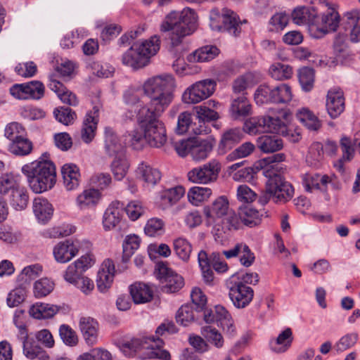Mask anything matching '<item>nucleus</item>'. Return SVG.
<instances>
[{"mask_svg": "<svg viewBox=\"0 0 360 360\" xmlns=\"http://www.w3.org/2000/svg\"><path fill=\"white\" fill-rule=\"evenodd\" d=\"M257 82L255 74L252 72H247L243 75L238 77L232 84L233 91L235 94H244V91L249 86L254 85Z\"/></svg>", "mask_w": 360, "mask_h": 360, "instance_id": "obj_50", "label": "nucleus"}, {"mask_svg": "<svg viewBox=\"0 0 360 360\" xmlns=\"http://www.w3.org/2000/svg\"><path fill=\"white\" fill-rule=\"evenodd\" d=\"M198 16L195 11L186 8L181 12L172 11L160 25L162 32H170L171 44L176 46L181 43L182 39L191 34L196 27Z\"/></svg>", "mask_w": 360, "mask_h": 360, "instance_id": "obj_3", "label": "nucleus"}, {"mask_svg": "<svg viewBox=\"0 0 360 360\" xmlns=\"http://www.w3.org/2000/svg\"><path fill=\"white\" fill-rule=\"evenodd\" d=\"M160 49V39L154 35L148 40L134 43L123 55V64L134 69L146 66L150 57L155 55Z\"/></svg>", "mask_w": 360, "mask_h": 360, "instance_id": "obj_5", "label": "nucleus"}, {"mask_svg": "<svg viewBox=\"0 0 360 360\" xmlns=\"http://www.w3.org/2000/svg\"><path fill=\"white\" fill-rule=\"evenodd\" d=\"M238 210L243 225L252 228L261 224L264 216L262 211L248 205L240 206Z\"/></svg>", "mask_w": 360, "mask_h": 360, "instance_id": "obj_29", "label": "nucleus"}, {"mask_svg": "<svg viewBox=\"0 0 360 360\" xmlns=\"http://www.w3.org/2000/svg\"><path fill=\"white\" fill-rule=\"evenodd\" d=\"M342 27L352 42L360 41V11L354 9L346 12L342 17Z\"/></svg>", "mask_w": 360, "mask_h": 360, "instance_id": "obj_16", "label": "nucleus"}, {"mask_svg": "<svg viewBox=\"0 0 360 360\" xmlns=\"http://www.w3.org/2000/svg\"><path fill=\"white\" fill-rule=\"evenodd\" d=\"M221 169L219 160L212 159L209 162L193 168L187 173L188 181L196 184H210L216 182Z\"/></svg>", "mask_w": 360, "mask_h": 360, "instance_id": "obj_10", "label": "nucleus"}, {"mask_svg": "<svg viewBox=\"0 0 360 360\" xmlns=\"http://www.w3.org/2000/svg\"><path fill=\"white\" fill-rule=\"evenodd\" d=\"M130 294L136 304L150 302L153 297V291L149 285L143 283H135L131 285Z\"/></svg>", "mask_w": 360, "mask_h": 360, "instance_id": "obj_37", "label": "nucleus"}, {"mask_svg": "<svg viewBox=\"0 0 360 360\" xmlns=\"http://www.w3.org/2000/svg\"><path fill=\"white\" fill-rule=\"evenodd\" d=\"M229 211V202L226 196H219L212 204L204 207L203 213L209 222L215 223Z\"/></svg>", "mask_w": 360, "mask_h": 360, "instance_id": "obj_19", "label": "nucleus"}, {"mask_svg": "<svg viewBox=\"0 0 360 360\" xmlns=\"http://www.w3.org/2000/svg\"><path fill=\"white\" fill-rule=\"evenodd\" d=\"M53 115L56 119L64 125L71 124L76 119L75 112L69 108H56Z\"/></svg>", "mask_w": 360, "mask_h": 360, "instance_id": "obj_64", "label": "nucleus"}, {"mask_svg": "<svg viewBox=\"0 0 360 360\" xmlns=\"http://www.w3.org/2000/svg\"><path fill=\"white\" fill-rule=\"evenodd\" d=\"M251 108L249 101L242 94L232 101L230 112L233 119L238 120L250 115Z\"/></svg>", "mask_w": 360, "mask_h": 360, "instance_id": "obj_34", "label": "nucleus"}, {"mask_svg": "<svg viewBox=\"0 0 360 360\" xmlns=\"http://www.w3.org/2000/svg\"><path fill=\"white\" fill-rule=\"evenodd\" d=\"M176 321L184 326H188L194 321L193 307L190 304L181 306L176 312Z\"/></svg>", "mask_w": 360, "mask_h": 360, "instance_id": "obj_60", "label": "nucleus"}, {"mask_svg": "<svg viewBox=\"0 0 360 360\" xmlns=\"http://www.w3.org/2000/svg\"><path fill=\"white\" fill-rule=\"evenodd\" d=\"M136 175L146 186H154L160 181L162 176L159 169L144 162L139 165Z\"/></svg>", "mask_w": 360, "mask_h": 360, "instance_id": "obj_27", "label": "nucleus"}, {"mask_svg": "<svg viewBox=\"0 0 360 360\" xmlns=\"http://www.w3.org/2000/svg\"><path fill=\"white\" fill-rule=\"evenodd\" d=\"M257 147L264 153H274L281 150L283 143L276 136L264 135L257 139Z\"/></svg>", "mask_w": 360, "mask_h": 360, "instance_id": "obj_41", "label": "nucleus"}, {"mask_svg": "<svg viewBox=\"0 0 360 360\" xmlns=\"http://www.w3.org/2000/svg\"><path fill=\"white\" fill-rule=\"evenodd\" d=\"M115 264L111 259H105L102 263L96 280L99 292H106L111 287L115 276Z\"/></svg>", "mask_w": 360, "mask_h": 360, "instance_id": "obj_20", "label": "nucleus"}, {"mask_svg": "<svg viewBox=\"0 0 360 360\" xmlns=\"http://www.w3.org/2000/svg\"><path fill=\"white\" fill-rule=\"evenodd\" d=\"M243 136V131L237 128L231 129L224 132L218 145V154L224 155L229 150L239 143L242 140Z\"/></svg>", "mask_w": 360, "mask_h": 360, "instance_id": "obj_28", "label": "nucleus"}, {"mask_svg": "<svg viewBox=\"0 0 360 360\" xmlns=\"http://www.w3.org/2000/svg\"><path fill=\"white\" fill-rule=\"evenodd\" d=\"M229 296L236 308L243 309L252 300L254 290L243 282H237L229 288Z\"/></svg>", "mask_w": 360, "mask_h": 360, "instance_id": "obj_14", "label": "nucleus"}, {"mask_svg": "<svg viewBox=\"0 0 360 360\" xmlns=\"http://www.w3.org/2000/svg\"><path fill=\"white\" fill-rule=\"evenodd\" d=\"M216 86V82L210 79L197 82L185 90L182 101L188 104L198 103L212 96Z\"/></svg>", "mask_w": 360, "mask_h": 360, "instance_id": "obj_12", "label": "nucleus"}, {"mask_svg": "<svg viewBox=\"0 0 360 360\" xmlns=\"http://www.w3.org/2000/svg\"><path fill=\"white\" fill-rule=\"evenodd\" d=\"M283 167L278 165H271L262 169L266 178L269 193H273V202L276 204H285L294 196L295 189L291 183L281 175Z\"/></svg>", "mask_w": 360, "mask_h": 360, "instance_id": "obj_4", "label": "nucleus"}, {"mask_svg": "<svg viewBox=\"0 0 360 360\" xmlns=\"http://www.w3.org/2000/svg\"><path fill=\"white\" fill-rule=\"evenodd\" d=\"M210 27L217 31H226L229 34L238 37L241 32V25L238 15L232 11L214 8L210 11Z\"/></svg>", "mask_w": 360, "mask_h": 360, "instance_id": "obj_9", "label": "nucleus"}, {"mask_svg": "<svg viewBox=\"0 0 360 360\" xmlns=\"http://www.w3.org/2000/svg\"><path fill=\"white\" fill-rule=\"evenodd\" d=\"M218 105L219 103L210 100L204 105L196 106L195 110L199 123L217 120L219 118V114L214 108H217Z\"/></svg>", "mask_w": 360, "mask_h": 360, "instance_id": "obj_36", "label": "nucleus"}, {"mask_svg": "<svg viewBox=\"0 0 360 360\" xmlns=\"http://www.w3.org/2000/svg\"><path fill=\"white\" fill-rule=\"evenodd\" d=\"M297 120L309 130L316 131L321 123L319 118L308 108H302L297 112Z\"/></svg>", "mask_w": 360, "mask_h": 360, "instance_id": "obj_43", "label": "nucleus"}, {"mask_svg": "<svg viewBox=\"0 0 360 360\" xmlns=\"http://www.w3.org/2000/svg\"><path fill=\"white\" fill-rule=\"evenodd\" d=\"M326 106L328 114L332 119L338 117L345 108L343 91L338 88L330 89L327 94Z\"/></svg>", "mask_w": 360, "mask_h": 360, "instance_id": "obj_18", "label": "nucleus"}, {"mask_svg": "<svg viewBox=\"0 0 360 360\" xmlns=\"http://www.w3.org/2000/svg\"><path fill=\"white\" fill-rule=\"evenodd\" d=\"M21 170L27 176L30 187L36 193L51 189L56 182V167L45 155L25 165Z\"/></svg>", "mask_w": 360, "mask_h": 360, "instance_id": "obj_2", "label": "nucleus"}, {"mask_svg": "<svg viewBox=\"0 0 360 360\" xmlns=\"http://www.w3.org/2000/svg\"><path fill=\"white\" fill-rule=\"evenodd\" d=\"M347 39V34L338 33L335 35L333 42V53L337 60L342 62L349 59L352 56Z\"/></svg>", "mask_w": 360, "mask_h": 360, "instance_id": "obj_39", "label": "nucleus"}, {"mask_svg": "<svg viewBox=\"0 0 360 360\" xmlns=\"http://www.w3.org/2000/svg\"><path fill=\"white\" fill-rule=\"evenodd\" d=\"M292 339V330L288 328L281 333L274 342H271V349L276 353L285 352L290 346Z\"/></svg>", "mask_w": 360, "mask_h": 360, "instance_id": "obj_44", "label": "nucleus"}, {"mask_svg": "<svg viewBox=\"0 0 360 360\" xmlns=\"http://www.w3.org/2000/svg\"><path fill=\"white\" fill-rule=\"evenodd\" d=\"M99 112V106L95 105L84 117L81 129V139L86 143H91L96 136Z\"/></svg>", "mask_w": 360, "mask_h": 360, "instance_id": "obj_17", "label": "nucleus"}, {"mask_svg": "<svg viewBox=\"0 0 360 360\" xmlns=\"http://www.w3.org/2000/svg\"><path fill=\"white\" fill-rule=\"evenodd\" d=\"M123 204L119 201L112 202L104 212L103 226L105 230L114 229L121 221Z\"/></svg>", "mask_w": 360, "mask_h": 360, "instance_id": "obj_26", "label": "nucleus"}, {"mask_svg": "<svg viewBox=\"0 0 360 360\" xmlns=\"http://www.w3.org/2000/svg\"><path fill=\"white\" fill-rule=\"evenodd\" d=\"M59 335L63 343L70 347L78 344L79 338L77 333L68 325L62 324L59 328Z\"/></svg>", "mask_w": 360, "mask_h": 360, "instance_id": "obj_58", "label": "nucleus"}, {"mask_svg": "<svg viewBox=\"0 0 360 360\" xmlns=\"http://www.w3.org/2000/svg\"><path fill=\"white\" fill-rule=\"evenodd\" d=\"M60 309V307L57 305L37 302L30 307L29 314L34 319H46L52 318Z\"/></svg>", "mask_w": 360, "mask_h": 360, "instance_id": "obj_33", "label": "nucleus"}, {"mask_svg": "<svg viewBox=\"0 0 360 360\" xmlns=\"http://www.w3.org/2000/svg\"><path fill=\"white\" fill-rule=\"evenodd\" d=\"M144 84V83L143 84ZM143 86V85H142ZM142 94H145L143 88L130 87L124 93V101L129 105H136L141 103ZM146 96V95L144 94Z\"/></svg>", "mask_w": 360, "mask_h": 360, "instance_id": "obj_62", "label": "nucleus"}, {"mask_svg": "<svg viewBox=\"0 0 360 360\" xmlns=\"http://www.w3.org/2000/svg\"><path fill=\"white\" fill-rule=\"evenodd\" d=\"M23 353L30 359L49 360V355L38 345L27 341V335L23 341Z\"/></svg>", "mask_w": 360, "mask_h": 360, "instance_id": "obj_49", "label": "nucleus"}, {"mask_svg": "<svg viewBox=\"0 0 360 360\" xmlns=\"http://www.w3.org/2000/svg\"><path fill=\"white\" fill-rule=\"evenodd\" d=\"M104 150L110 157L124 154L125 150L115 130L110 127L104 129Z\"/></svg>", "mask_w": 360, "mask_h": 360, "instance_id": "obj_22", "label": "nucleus"}, {"mask_svg": "<svg viewBox=\"0 0 360 360\" xmlns=\"http://www.w3.org/2000/svg\"><path fill=\"white\" fill-rule=\"evenodd\" d=\"M213 143L208 139H194L191 148V157L195 161H202L206 159L213 149Z\"/></svg>", "mask_w": 360, "mask_h": 360, "instance_id": "obj_32", "label": "nucleus"}, {"mask_svg": "<svg viewBox=\"0 0 360 360\" xmlns=\"http://www.w3.org/2000/svg\"><path fill=\"white\" fill-rule=\"evenodd\" d=\"M155 271L157 277L163 285L162 290L165 292H176L184 285L183 277L168 268L164 263L157 264Z\"/></svg>", "mask_w": 360, "mask_h": 360, "instance_id": "obj_13", "label": "nucleus"}, {"mask_svg": "<svg viewBox=\"0 0 360 360\" xmlns=\"http://www.w3.org/2000/svg\"><path fill=\"white\" fill-rule=\"evenodd\" d=\"M63 186L67 191L77 189L80 184L81 174L79 167L72 163L65 164L61 168Z\"/></svg>", "mask_w": 360, "mask_h": 360, "instance_id": "obj_25", "label": "nucleus"}, {"mask_svg": "<svg viewBox=\"0 0 360 360\" xmlns=\"http://www.w3.org/2000/svg\"><path fill=\"white\" fill-rule=\"evenodd\" d=\"M129 168V162L124 154L115 156L110 165V170L115 180L121 181L127 175Z\"/></svg>", "mask_w": 360, "mask_h": 360, "instance_id": "obj_42", "label": "nucleus"}, {"mask_svg": "<svg viewBox=\"0 0 360 360\" xmlns=\"http://www.w3.org/2000/svg\"><path fill=\"white\" fill-rule=\"evenodd\" d=\"M274 86L267 84H262L256 89L254 98L257 104L262 105L268 103H273Z\"/></svg>", "mask_w": 360, "mask_h": 360, "instance_id": "obj_53", "label": "nucleus"}, {"mask_svg": "<svg viewBox=\"0 0 360 360\" xmlns=\"http://www.w3.org/2000/svg\"><path fill=\"white\" fill-rule=\"evenodd\" d=\"M26 131L24 127L18 122H11L6 125L4 136L11 141H15L25 137Z\"/></svg>", "mask_w": 360, "mask_h": 360, "instance_id": "obj_54", "label": "nucleus"}, {"mask_svg": "<svg viewBox=\"0 0 360 360\" xmlns=\"http://www.w3.org/2000/svg\"><path fill=\"white\" fill-rule=\"evenodd\" d=\"M78 253V248L70 240L57 243L53 249V255L57 262L66 263Z\"/></svg>", "mask_w": 360, "mask_h": 360, "instance_id": "obj_24", "label": "nucleus"}, {"mask_svg": "<svg viewBox=\"0 0 360 360\" xmlns=\"http://www.w3.org/2000/svg\"><path fill=\"white\" fill-rule=\"evenodd\" d=\"M212 194L211 188L207 187L194 186L188 192L190 202L198 206L203 201L207 200Z\"/></svg>", "mask_w": 360, "mask_h": 360, "instance_id": "obj_47", "label": "nucleus"}, {"mask_svg": "<svg viewBox=\"0 0 360 360\" xmlns=\"http://www.w3.org/2000/svg\"><path fill=\"white\" fill-rule=\"evenodd\" d=\"M111 354L106 349L96 347L79 355L76 360H112Z\"/></svg>", "mask_w": 360, "mask_h": 360, "instance_id": "obj_57", "label": "nucleus"}, {"mask_svg": "<svg viewBox=\"0 0 360 360\" xmlns=\"http://www.w3.org/2000/svg\"><path fill=\"white\" fill-rule=\"evenodd\" d=\"M0 194L8 195L11 206L15 210H22L27 206V191L18 177L12 174H4L0 176Z\"/></svg>", "mask_w": 360, "mask_h": 360, "instance_id": "obj_6", "label": "nucleus"}, {"mask_svg": "<svg viewBox=\"0 0 360 360\" xmlns=\"http://www.w3.org/2000/svg\"><path fill=\"white\" fill-rule=\"evenodd\" d=\"M216 313L218 317L219 326L222 328L224 333L229 337H234L236 333V327L231 315L221 305L216 306Z\"/></svg>", "mask_w": 360, "mask_h": 360, "instance_id": "obj_31", "label": "nucleus"}, {"mask_svg": "<svg viewBox=\"0 0 360 360\" xmlns=\"http://www.w3.org/2000/svg\"><path fill=\"white\" fill-rule=\"evenodd\" d=\"M292 94L291 88L286 84H280L274 86L273 103H285L292 100Z\"/></svg>", "mask_w": 360, "mask_h": 360, "instance_id": "obj_51", "label": "nucleus"}, {"mask_svg": "<svg viewBox=\"0 0 360 360\" xmlns=\"http://www.w3.org/2000/svg\"><path fill=\"white\" fill-rule=\"evenodd\" d=\"M102 194L98 189H84L76 198L75 204L79 210H86L96 207L101 200Z\"/></svg>", "mask_w": 360, "mask_h": 360, "instance_id": "obj_23", "label": "nucleus"}, {"mask_svg": "<svg viewBox=\"0 0 360 360\" xmlns=\"http://www.w3.org/2000/svg\"><path fill=\"white\" fill-rule=\"evenodd\" d=\"M163 344L162 340L151 336L127 340L122 344V347L134 352L145 349L144 354L148 359L168 360L170 359V354L168 351L162 349Z\"/></svg>", "mask_w": 360, "mask_h": 360, "instance_id": "obj_7", "label": "nucleus"}, {"mask_svg": "<svg viewBox=\"0 0 360 360\" xmlns=\"http://www.w3.org/2000/svg\"><path fill=\"white\" fill-rule=\"evenodd\" d=\"M269 74L276 80L287 79L291 77L292 68L288 65L277 63L270 67Z\"/></svg>", "mask_w": 360, "mask_h": 360, "instance_id": "obj_52", "label": "nucleus"}, {"mask_svg": "<svg viewBox=\"0 0 360 360\" xmlns=\"http://www.w3.org/2000/svg\"><path fill=\"white\" fill-rule=\"evenodd\" d=\"M340 16L339 13L330 9L319 16L314 17V21L309 26V32L314 38L319 39L326 34L336 31L339 26Z\"/></svg>", "mask_w": 360, "mask_h": 360, "instance_id": "obj_11", "label": "nucleus"}, {"mask_svg": "<svg viewBox=\"0 0 360 360\" xmlns=\"http://www.w3.org/2000/svg\"><path fill=\"white\" fill-rule=\"evenodd\" d=\"M219 53V50L215 46H205L193 53L189 54L187 57L190 63H204L213 60Z\"/></svg>", "mask_w": 360, "mask_h": 360, "instance_id": "obj_35", "label": "nucleus"}, {"mask_svg": "<svg viewBox=\"0 0 360 360\" xmlns=\"http://www.w3.org/2000/svg\"><path fill=\"white\" fill-rule=\"evenodd\" d=\"M223 228L227 230H237L239 229L243 223L240 217H239V210L238 213L233 211H229L227 214L221 219Z\"/></svg>", "mask_w": 360, "mask_h": 360, "instance_id": "obj_63", "label": "nucleus"}, {"mask_svg": "<svg viewBox=\"0 0 360 360\" xmlns=\"http://www.w3.org/2000/svg\"><path fill=\"white\" fill-rule=\"evenodd\" d=\"M32 209L37 219L42 223L47 222L53 213L52 205L46 199L41 197L34 199Z\"/></svg>", "mask_w": 360, "mask_h": 360, "instance_id": "obj_30", "label": "nucleus"}, {"mask_svg": "<svg viewBox=\"0 0 360 360\" xmlns=\"http://www.w3.org/2000/svg\"><path fill=\"white\" fill-rule=\"evenodd\" d=\"M32 143L26 137L10 142L8 146V150L11 153L19 156L29 155L32 152Z\"/></svg>", "mask_w": 360, "mask_h": 360, "instance_id": "obj_46", "label": "nucleus"}, {"mask_svg": "<svg viewBox=\"0 0 360 360\" xmlns=\"http://www.w3.org/2000/svg\"><path fill=\"white\" fill-rule=\"evenodd\" d=\"M315 15L316 12L313 8L299 6L292 11L291 18L292 22L297 25H308L309 27L314 22Z\"/></svg>", "mask_w": 360, "mask_h": 360, "instance_id": "obj_38", "label": "nucleus"}, {"mask_svg": "<svg viewBox=\"0 0 360 360\" xmlns=\"http://www.w3.org/2000/svg\"><path fill=\"white\" fill-rule=\"evenodd\" d=\"M173 249L176 256L184 262H188L192 252L191 243L184 237H179L173 241Z\"/></svg>", "mask_w": 360, "mask_h": 360, "instance_id": "obj_45", "label": "nucleus"}, {"mask_svg": "<svg viewBox=\"0 0 360 360\" xmlns=\"http://www.w3.org/2000/svg\"><path fill=\"white\" fill-rule=\"evenodd\" d=\"M184 193L185 189L180 186L163 191L160 194V203L162 208H168L176 203Z\"/></svg>", "mask_w": 360, "mask_h": 360, "instance_id": "obj_40", "label": "nucleus"}, {"mask_svg": "<svg viewBox=\"0 0 360 360\" xmlns=\"http://www.w3.org/2000/svg\"><path fill=\"white\" fill-rule=\"evenodd\" d=\"M299 82L302 89L305 91L312 89L314 83V72L312 68L304 67L298 73Z\"/></svg>", "mask_w": 360, "mask_h": 360, "instance_id": "obj_55", "label": "nucleus"}, {"mask_svg": "<svg viewBox=\"0 0 360 360\" xmlns=\"http://www.w3.org/2000/svg\"><path fill=\"white\" fill-rule=\"evenodd\" d=\"M243 129L250 134L270 132L283 136H288L287 124L278 117H254L246 120Z\"/></svg>", "mask_w": 360, "mask_h": 360, "instance_id": "obj_8", "label": "nucleus"}, {"mask_svg": "<svg viewBox=\"0 0 360 360\" xmlns=\"http://www.w3.org/2000/svg\"><path fill=\"white\" fill-rule=\"evenodd\" d=\"M202 335L209 342L214 345L216 348L220 349L224 345V339L221 333L215 328L206 326L201 328Z\"/></svg>", "mask_w": 360, "mask_h": 360, "instance_id": "obj_48", "label": "nucleus"}, {"mask_svg": "<svg viewBox=\"0 0 360 360\" xmlns=\"http://www.w3.org/2000/svg\"><path fill=\"white\" fill-rule=\"evenodd\" d=\"M143 88L149 102L147 105L142 103L138 120L146 141L152 147L160 148L167 137L164 123L159 118L173 101L174 79L169 74L157 75L146 79Z\"/></svg>", "mask_w": 360, "mask_h": 360, "instance_id": "obj_1", "label": "nucleus"}, {"mask_svg": "<svg viewBox=\"0 0 360 360\" xmlns=\"http://www.w3.org/2000/svg\"><path fill=\"white\" fill-rule=\"evenodd\" d=\"M255 145L251 142H245L226 156L229 162L235 161L249 156L255 150Z\"/></svg>", "mask_w": 360, "mask_h": 360, "instance_id": "obj_56", "label": "nucleus"}, {"mask_svg": "<svg viewBox=\"0 0 360 360\" xmlns=\"http://www.w3.org/2000/svg\"><path fill=\"white\" fill-rule=\"evenodd\" d=\"M54 288V283L49 279L44 278L35 282L34 294L37 298L43 297L51 293Z\"/></svg>", "mask_w": 360, "mask_h": 360, "instance_id": "obj_61", "label": "nucleus"}, {"mask_svg": "<svg viewBox=\"0 0 360 360\" xmlns=\"http://www.w3.org/2000/svg\"><path fill=\"white\" fill-rule=\"evenodd\" d=\"M79 330L83 336L85 342L93 346L98 342V323L91 317L82 316L79 321Z\"/></svg>", "mask_w": 360, "mask_h": 360, "instance_id": "obj_21", "label": "nucleus"}, {"mask_svg": "<svg viewBox=\"0 0 360 360\" xmlns=\"http://www.w3.org/2000/svg\"><path fill=\"white\" fill-rule=\"evenodd\" d=\"M164 221L158 218H152L148 220L145 227V233L150 237H155L163 234L165 229Z\"/></svg>", "mask_w": 360, "mask_h": 360, "instance_id": "obj_59", "label": "nucleus"}, {"mask_svg": "<svg viewBox=\"0 0 360 360\" xmlns=\"http://www.w3.org/2000/svg\"><path fill=\"white\" fill-rule=\"evenodd\" d=\"M93 264L94 259L91 255L86 254L82 256L68 266L63 274L65 281L74 285L82 277V274Z\"/></svg>", "mask_w": 360, "mask_h": 360, "instance_id": "obj_15", "label": "nucleus"}]
</instances>
